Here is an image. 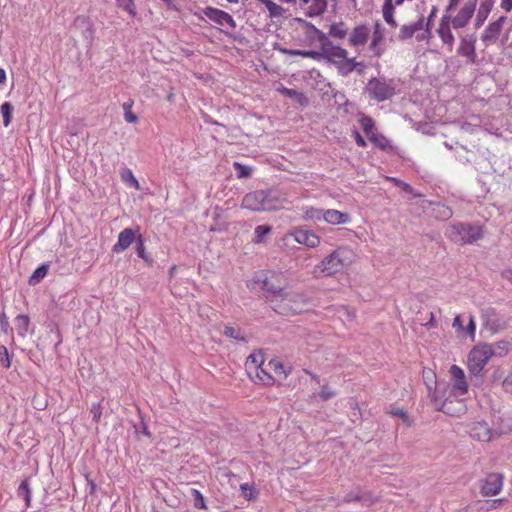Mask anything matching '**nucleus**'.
Masks as SVG:
<instances>
[{"instance_id": "nucleus-1", "label": "nucleus", "mask_w": 512, "mask_h": 512, "mask_svg": "<svg viewBox=\"0 0 512 512\" xmlns=\"http://www.w3.org/2000/svg\"><path fill=\"white\" fill-rule=\"evenodd\" d=\"M430 399L436 410L452 416L459 417L463 415L466 410V403L464 395H456L451 393L444 383H436L434 391L428 386Z\"/></svg>"}, {"instance_id": "nucleus-2", "label": "nucleus", "mask_w": 512, "mask_h": 512, "mask_svg": "<svg viewBox=\"0 0 512 512\" xmlns=\"http://www.w3.org/2000/svg\"><path fill=\"white\" fill-rule=\"evenodd\" d=\"M310 298L304 293L285 290L282 295L270 298L272 309L283 316H295L308 311Z\"/></svg>"}, {"instance_id": "nucleus-3", "label": "nucleus", "mask_w": 512, "mask_h": 512, "mask_svg": "<svg viewBox=\"0 0 512 512\" xmlns=\"http://www.w3.org/2000/svg\"><path fill=\"white\" fill-rule=\"evenodd\" d=\"M355 261V253L348 247H339L315 267V273L332 276L349 267Z\"/></svg>"}, {"instance_id": "nucleus-4", "label": "nucleus", "mask_w": 512, "mask_h": 512, "mask_svg": "<svg viewBox=\"0 0 512 512\" xmlns=\"http://www.w3.org/2000/svg\"><path fill=\"white\" fill-rule=\"evenodd\" d=\"M251 289H260L269 293L268 300L276 295H282L285 289L281 286L280 275L272 272H256L250 282Z\"/></svg>"}, {"instance_id": "nucleus-5", "label": "nucleus", "mask_w": 512, "mask_h": 512, "mask_svg": "<svg viewBox=\"0 0 512 512\" xmlns=\"http://www.w3.org/2000/svg\"><path fill=\"white\" fill-rule=\"evenodd\" d=\"M279 206V200L264 191L248 193L242 201V207L252 211H273Z\"/></svg>"}, {"instance_id": "nucleus-6", "label": "nucleus", "mask_w": 512, "mask_h": 512, "mask_svg": "<svg viewBox=\"0 0 512 512\" xmlns=\"http://www.w3.org/2000/svg\"><path fill=\"white\" fill-rule=\"evenodd\" d=\"M493 356L491 345L481 344L475 346L468 354L467 366L470 375L479 376Z\"/></svg>"}, {"instance_id": "nucleus-7", "label": "nucleus", "mask_w": 512, "mask_h": 512, "mask_svg": "<svg viewBox=\"0 0 512 512\" xmlns=\"http://www.w3.org/2000/svg\"><path fill=\"white\" fill-rule=\"evenodd\" d=\"M365 93L370 99L378 102L388 100L395 94L394 81L385 78H372L365 87Z\"/></svg>"}, {"instance_id": "nucleus-8", "label": "nucleus", "mask_w": 512, "mask_h": 512, "mask_svg": "<svg viewBox=\"0 0 512 512\" xmlns=\"http://www.w3.org/2000/svg\"><path fill=\"white\" fill-rule=\"evenodd\" d=\"M482 229L479 226L469 224H457L451 227L450 236L456 243H473L482 237Z\"/></svg>"}, {"instance_id": "nucleus-9", "label": "nucleus", "mask_w": 512, "mask_h": 512, "mask_svg": "<svg viewBox=\"0 0 512 512\" xmlns=\"http://www.w3.org/2000/svg\"><path fill=\"white\" fill-rule=\"evenodd\" d=\"M263 356L261 354L250 355L245 363V369L249 377L255 382H259L264 385H271V377L262 369L264 365Z\"/></svg>"}, {"instance_id": "nucleus-10", "label": "nucleus", "mask_w": 512, "mask_h": 512, "mask_svg": "<svg viewBox=\"0 0 512 512\" xmlns=\"http://www.w3.org/2000/svg\"><path fill=\"white\" fill-rule=\"evenodd\" d=\"M314 30L319 35V39L321 40V50L318 52L322 54V58H326L328 61L333 62L335 65L337 62H339V60L346 58L348 54L347 50L340 46L334 45L318 29L314 28Z\"/></svg>"}, {"instance_id": "nucleus-11", "label": "nucleus", "mask_w": 512, "mask_h": 512, "mask_svg": "<svg viewBox=\"0 0 512 512\" xmlns=\"http://www.w3.org/2000/svg\"><path fill=\"white\" fill-rule=\"evenodd\" d=\"M449 373L451 376V384L446 385L448 390L456 395L465 396L468 393V384L463 369L457 365H452L449 369Z\"/></svg>"}, {"instance_id": "nucleus-12", "label": "nucleus", "mask_w": 512, "mask_h": 512, "mask_svg": "<svg viewBox=\"0 0 512 512\" xmlns=\"http://www.w3.org/2000/svg\"><path fill=\"white\" fill-rule=\"evenodd\" d=\"M476 4L477 0H469L458 11L456 16H450L449 23L452 25L454 29H460L467 26V24L470 22L472 16L475 13Z\"/></svg>"}, {"instance_id": "nucleus-13", "label": "nucleus", "mask_w": 512, "mask_h": 512, "mask_svg": "<svg viewBox=\"0 0 512 512\" xmlns=\"http://www.w3.org/2000/svg\"><path fill=\"white\" fill-rule=\"evenodd\" d=\"M507 22V17L501 16L496 21L490 23L481 35L482 42L488 46L490 44H495L504 29V24Z\"/></svg>"}, {"instance_id": "nucleus-14", "label": "nucleus", "mask_w": 512, "mask_h": 512, "mask_svg": "<svg viewBox=\"0 0 512 512\" xmlns=\"http://www.w3.org/2000/svg\"><path fill=\"white\" fill-rule=\"evenodd\" d=\"M503 486V476L499 473L487 475L481 485V493L484 496H495L500 493Z\"/></svg>"}, {"instance_id": "nucleus-15", "label": "nucleus", "mask_w": 512, "mask_h": 512, "mask_svg": "<svg viewBox=\"0 0 512 512\" xmlns=\"http://www.w3.org/2000/svg\"><path fill=\"white\" fill-rule=\"evenodd\" d=\"M262 369L272 378L271 385L276 380H284L289 374V370H287L284 365L276 359L270 360L268 363H264L262 365Z\"/></svg>"}, {"instance_id": "nucleus-16", "label": "nucleus", "mask_w": 512, "mask_h": 512, "mask_svg": "<svg viewBox=\"0 0 512 512\" xmlns=\"http://www.w3.org/2000/svg\"><path fill=\"white\" fill-rule=\"evenodd\" d=\"M469 433L473 439L480 442H489L493 437V431L485 421L473 422Z\"/></svg>"}, {"instance_id": "nucleus-17", "label": "nucleus", "mask_w": 512, "mask_h": 512, "mask_svg": "<svg viewBox=\"0 0 512 512\" xmlns=\"http://www.w3.org/2000/svg\"><path fill=\"white\" fill-rule=\"evenodd\" d=\"M138 231L139 228H125L123 231H121L118 236L117 243L113 246V252L119 253L126 250L134 241L137 240Z\"/></svg>"}, {"instance_id": "nucleus-18", "label": "nucleus", "mask_w": 512, "mask_h": 512, "mask_svg": "<svg viewBox=\"0 0 512 512\" xmlns=\"http://www.w3.org/2000/svg\"><path fill=\"white\" fill-rule=\"evenodd\" d=\"M475 42L474 34L462 36L457 50L459 55L467 57L472 63L475 62L476 58Z\"/></svg>"}, {"instance_id": "nucleus-19", "label": "nucleus", "mask_w": 512, "mask_h": 512, "mask_svg": "<svg viewBox=\"0 0 512 512\" xmlns=\"http://www.w3.org/2000/svg\"><path fill=\"white\" fill-rule=\"evenodd\" d=\"M449 20L450 14H444L440 21L439 28L437 29V33L442 42L448 46L449 51H452L455 38L451 31Z\"/></svg>"}, {"instance_id": "nucleus-20", "label": "nucleus", "mask_w": 512, "mask_h": 512, "mask_svg": "<svg viewBox=\"0 0 512 512\" xmlns=\"http://www.w3.org/2000/svg\"><path fill=\"white\" fill-rule=\"evenodd\" d=\"M481 317L485 328L492 332H496L504 326L503 321L498 317L494 308L483 309Z\"/></svg>"}, {"instance_id": "nucleus-21", "label": "nucleus", "mask_w": 512, "mask_h": 512, "mask_svg": "<svg viewBox=\"0 0 512 512\" xmlns=\"http://www.w3.org/2000/svg\"><path fill=\"white\" fill-rule=\"evenodd\" d=\"M292 235L297 243L310 248H315L320 244V238L310 230L299 228Z\"/></svg>"}, {"instance_id": "nucleus-22", "label": "nucleus", "mask_w": 512, "mask_h": 512, "mask_svg": "<svg viewBox=\"0 0 512 512\" xmlns=\"http://www.w3.org/2000/svg\"><path fill=\"white\" fill-rule=\"evenodd\" d=\"M370 30L366 26H357L349 37V43L352 46L364 45L369 38Z\"/></svg>"}, {"instance_id": "nucleus-23", "label": "nucleus", "mask_w": 512, "mask_h": 512, "mask_svg": "<svg viewBox=\"0 0 512 512\" xmlns=\"http://www.w3.org/2000/svg\"><path fill=\"white\" fill-rule=\"evenodd\" d=\"M327 7L326 0H305L303 8L307 11L309 17H314L322 14Z\"/></svg>"}, {"instance_id": "nucleus-24", "label": "nucleus", "mask_w": 512, "mask_h": 512, "mask_svg": "<svg viewBox=\"0 0 512 512\" xmlns=\"http://www.w3.org/2000/svg\"><path fill=\"white\" fill-rule=\"evenodd\" d=\"M323 220L329 224L337 225L349 222L350 217L346 213H342L334 209H329L324 211Z\"/></svg>"}, {"instance_id": "nucleus-25", "label": "nucleus", "mask_w": 512, "mask_h": 512, "mask_svg": "<svg viewBox=\"0 0 512 512\" xmlns=\"http://www.w3.org/2000/svg\"><path fill=\"white\" fill-rule=\"evenodd\" d=\"M423 22H424V19H423V16H421L417 22L410 24V25H403L400 28L398 38L400 40L410 39L414 35L415 32H417L423 28Z\"/></svg>"}, {"instance_id": "nucleus-26", "label": "nucleus", "mask_w": 512, "mask_h": 512, "mask_svg": "<svg viewBox=\"0 0 512 512\" xmlns=\"http://www.w3.org/2000/svg\"><path fill=\"white\" fill-rule=\"evenodd\" d=\"M493 7V1L492 0H484L481 2L475 19V26L478 28L480 27L484 21L487 19L489 13L491 12V9Z\"/></svg>"}, {"instance_id": "nucleus-27", "label": "nucleus", "mask_w": 512, "mask_h": 512, "mask_svg": "<svg viewBox=\"0 0 512 512\" xmlns=\"http://www.w3.org/2000/svg\"><path fill=\"white\" fill-rule=\"evenodd\" d=\"M280 52L286 55L291 56H302L311 58L314 60H320L322 58V54L318 51H305V50H294V49H287V48H281Z\"/></svg>"}, {"instance_id": "nucleus-28", "label": "nucleus", "mask_w": 512, "mask_h": 512, "mask_svg": "<svg viewBox=\"0 0 512 512\" xmlns=\"http://www.w3.org/2000/svg\"><path fill=\"white\" fill-rule=\"evenodd\" d=\"M358 65H361V63L356 62L355 58H348L347 56L345 59L339 60V62L336 64L339 72L342 75L351 73Z\"/></svg>"}, {"instance_id": "nucleus-29", "label": "nucleus", "mask_w": 512, "mask_h": 512, "mask_svg": "<svg viewBox=\"0 0 512 512\" xmlns=\"http://www.w3.org/2000/svg\"><path fill=\"white\" fill-rule=\"evenodd\" d=\"M30 319L27 315H18L15 318V326L20 337L24 338L28 332Z\"/></svg>"}, {"instance_id": "nucleus-30", "label": "nucleus", "mask_w": 512, "mask_h": 512, "mask_svg": "<svg viewBox=\"0 0 512 512\" xmlns=\"http://www.w3.org/2000/svg\"><path fill=\"white\" fill-rule=\"evenodd\" d=\"M392 1L393 0H385L382 11H383L384 20L392 27H396L397 24L393 17L394 5H393Z\"/></svg>"}, {"instance_id": "nucleus-31", "label": "nucleus", "mask_w": 512, "mask_h": 512, "mask_svg": "<svg viewBox=\"0 0 512 512\" xmlns=\"http://www.w3.org/2000/svg\"><path fill=\"white\" fill-rule=\"evenodd\" d=\"M491 350L493 351V356H499L503 357L505 356L509 351L512 350V343L509 341H499L495 343L494 345H491Z\"/></svg>"}, {"instance_id": "nucleus-32", "label": "nucleus", "mask_w": 512, "mask_h": 512, "mask_svg": "<svg viewBox=\"0 0 512 512\" xmlns=\"http://www.w3.org/2000/svg\"><path fill=\"white\" fill-rule=\"evenodd\" d=\"M382 40H383V34L379 30L378 25H376V29L373 32L372 40H371V43L369 46V48L373 51L375 56H380L382 53V51L379 49V45L382 42Z\"/></svg>"}, {"instance_id": "nucleus-33", "label": "nucleus", "mask_w": 512, "mask_h": 512, "mask_svg": "<svg viewBox=\"0 0 512 512\" xmlns=\"http://www.w3.org/2000/svg\"><path fill=\"white\" fill-rule=\"evenodd\" d=\"M205 16L218 25H222L224 20V12L218 9L207 7L204 9Z\"/></svg>"}, {"instance_id": "nucleus-34", "label": "nucleus", "mask_w": 512, "mask_h": 512, "mask_svg": "<svg viewBox=\"0 0 512 512\" xmlns=\"http://www.w3.org/2000/svg\"><path fill=\"white\" fill-rule=\"evenodd\" d=\"M435 216L442 219L447 220L452 217V210L450 207L443 205V204H437L433 209Z\"/></svg>"}, {"instance_id": "nucleus-35", "label": "nucleus", "mask_w": 512, "mask_h": 512, "mask_svg": "<svg viewBox=\"0 0 512 512\" xmlns=\"http://www.w3.org/2000/svg\"><path fill=\"white\" fill-rule=\"evenodd\" d=\"M47 272H48L47 265H42V266L38 267L34 271V273L31 275V277L29 278V284L36 285L46 276Z\"/></svg>"}, {"instance_id": "nucleus-36", "label": "nucleus", "mask_w": 512, "mask_h": 512, "mask_svg": "<svg viewBox=\"0 0 512 512\" xmlns=\"http://www.w3.org/2000/svg\"><path fill=\"white\" fill-rule=\"evenodd\" d=\"M13 109V106L9 102H5L1 105V114L5 127H7L11 122Z\"/></svg>"}, {"instance_id": "nucleus-37", "label": "nucleus", "mask_w": 512, "mask_h": 512, "mask_svg": "<svg viewBox=\"0 0 512 512\" xmlns=\"http://www.w3.org/2000/svg\"><path fill=\"white\" fill-rule=\"evenodd\" d=\"M337 317L343 322L352 321L355 317V313L353 310L341 306L337 309Z\"/></svg>"}, {"instance_id": "nucleus-38", "label": "nucleus", "mask_w": 512, "mask_h": 512, "mask_svg": "<svg viewBox=\"0 0 512 512\" xmlns=\"http://www.w3.org/2000/svg\"><path fill=\"white\" fill-rule=\"evenodd\" d=\"M121 177H122V180L124 182H126L127 184L133 186L135 189L137 190H141V186L138 182V180L135 178V176L133 175L132 171L129 170V169H126L122 174H121Z\"/></svg>"}, {"instance_id": "nucleus-39", "label": "nucleus", "mask_w": 512, "mask_h": 512, "mask_svg": "<svg viewBox=\"0 0 512 512\" xmlns=\"http://www.w3.org/2000/svg\"><path fill=\"white\" fill-rule=\"evenodd\" d=\"M17 492L18 496L23 497L26 506H29L31 502V492L26 480L20 484Z\"/></svg>"}, {"instance_id": "nucleus-40", "label": "nucleus", "mask_w": 512, "mask_h": 512, "mask_svg": "<svg viewBox=\"0 0 512 512\" xmlns=\"http://www.w3.org/2000/svg\"><path fill=\"white\" fill-rule=\"evenodd\" d=\"M271 232V227L268 225H259L255 228V241L263 242L265 237Z\"/></svg>"}, {"instance_id": "nucleus-41", "label": "nucleus", "mask_w": 512, "mask_h": 512, "mask_svg": "<svg viewBox=\"0 0 512 512\" xmlns=\"http://www.w3.org/2000/svg\"><path fill=\"white\" fill-rule=\"evenodd\" d=\"M234 168L237 171V177L239 179L241 178H249L252 174V168L249 166L242 165L239 162L233 163Z\"/></svg>"}, {"instance_id": "nucleus-42", "label": "nucleus", "mask_w": 512, "mask_h": 512, "mask_svg": "<svg viewBox=\"0 0 512 512\" xmlns=\"http://www.w3.org/2000/svg\"><path fill=\"white\" fill-rule=\"evenodd\" d=\"M504 503V499H495L491 501H485L481 503V507L479 508L481 511L489 512L493 509H498L502 506Z\"/></svg>"}, {"instance_id": "nucleus-43", "label": "nucleus", "mask_w": 512, "mask_h": 512, "mask_svg": "<svg viewBox=\"0 0 512 512\" xmlns=\"http://www.w3.org/2000/svg\"><path fill=\"white\" fill-rule=\"evenodd\" d=\"M260 1L265 3L271 16L277 17V16L282 15L284 9L281 6L277 5L275 2H272L270 0H260Z\"/></svg>"}, {"instance_id": "nucleus-44", "label": "nucleus", "mask_w": 512, "mask_h": 512, "mask_svg": "<svg viewBox=\"0 0 512 512\" xmlns=\"http://www.w3.org/2000/svg\"><path fill=\"white\" fill-rule=\"evenodd\" d=\"M360 124L367 136L369 137L371 134H374L373 128H374V121L371 117L368 116H362L360 119Z\"/></svg>"}, {"instance_id": "nucleus-45", "label": "nucleus", "mask_w": 512, "mask_h": 512, "mask_svg": "<svg viewBox=\"0 0 512 512\" xmlns=\"http://www.w3.org/2000/svg\"><path fill=\"white\" fill-rule=\"evenodd\" d=\"M226 336L235 340L246 342V335L240 329L234 327H226Z\"/></svg>"}, {"instance_id": "nucleus-46", "label": "nucleus", "mask_w": 512, "mask_h": 512, "mask_svg": "<svg viewBox=\"0 0 512 512\" xmlns=\"http://www.w3.org/2000/svg\"><path fill=\"white\" fill-rule=\"evenodd\" d=\"M329 34L332 37L342 39L346 36V30L343 28V24H333L330 27Z\"/></svg>"}, {"instance_id": "nucleus-47", "label": "nucleus", "mask_w": 512, "mask_h": 512, "mask_svg": "<svg viewBox=\"0 0 512 512\" xmlns=\"http://www.w3.org/2000/svg\"><path fill=\"white\" fill-rule=\"evenodd\" d=\"M324 210L309 208L305 212V219L307 220H320L323 219Z\"/></svg>"}, {"instance_id": "nucleus-48", "label": "nucleus", "mask_w": 512, "mask_h": 512, "mask_svg": "<svg viewBox=\"0 0 512 512\" xmlns=\"http://www.w3.org/2000/svg\"><path fill=\"white\" fill-rule=\"evenodd\" d=\"M355 500L361 502L365 506H371L375 502V499L372 497V495L367 492L357 493L355 495Z\"/></svg>"}, {"instance_id": "nucleus-49", "label": "nucleus", "mask_w": 512, "mask_h": 512, "mask_svg": "<svg viewBox=\"0 0 512 512\" xmlns=\"http://www.w3.org/2000/svg\"><path fill=\"white\" fill-rule=\"evenodd\" d=\"M369 139L382 150H385L388 147V140L383 136H379L374 133L369 136Z\"/></svg>"}, {"instance_id": "nucleus-50", "label": "nucleus", "mask_w": 512, "mask_h": 512, "mask_svg": "<svg viewBox=\"0 0 512 512\" xmlns=\"http://www.w3.org/2000/svg\"><path fill=\"white\" fill-rule=\"evenodd\" d=\"M389 414H391L392 416L400 417L403 420V422L406 423L407 425L410 424L409 417H408L406 411L402 408L391 407L389 409Z\"/></svg>"}, {"instance_id": "nucleus-51", "label": "nucleus", "mask_w": 512, "mask_h": 512, "mask_svg": "<svg viewBox=\"0 0 512 512\" xmlns=\"http://www.w3.org/2000/svg\"><path fill=\"white\" fill-rule=\"evenodd\" d=\"M137 249H136V252H137V255L142 258L143 260H145L146 262H149V258L147 257L146 255V252H145V247H144V241L142 239V236L140 234H138V237H137Z\"/></svg>"}, {"instance_id": "nucleus-52", "label": "nucleus", "mask_w": 512, "mask_h": 512, "mask_svg": "<svg viewBox=\"0 0 512 512\" xmlns=\"http://www.w3.org/2000/svg\"><path fill=\"white\" fill-rule=\"evenodd\" d=\"M240 489H241L242 495L245 499H247V500L254 499L255 489L252 486H250L248 483L241 484Z\"/></svg>"}, {"instance_id": "nucleus-53", "label": "nucleus", "mask_w": 512, "mask_h": 512, "mask_svg": "<svg viewBox=\"0 0 512 512\" xmlns=\"http://www.w3.org/2000/svg\"><path fill=\"white\" fill-rule=\"evenodd\" d=\"M279 91H280L283 95H285V96H287V97H289V98H293V99H295V100H297V101H301V100H302V98H303V94H301L300 92H298V91H296V90H294V89H289V88L281 87V88L279 89Z\"/></svg>"}, {"instance_id": "nucleus-54", "label": "nucleus", "mask_w": 512, "mask_h": 512, "mask_svg": "<svg viewBox=\"0 0 512 512\" xmlns=\"http://www.w3.org/2000/svg\"><path fill=\"white\" fill-rule=\"evenodd\" d=\"M116 1H117L118 6L125 9L126 11H128V13L131 16L134 17L136 15V12L134 10L133 0H116Z\"/></svg>"}, {"instance_id": "nucleus-55", "label": "nucleus", "mask_w": 512, "mask_h": 512, "mask_svg": "<svg viewBox=\"0 0 512 512\" xmlns=\"http://www.w3.org/2000/svg\"><path fill=\"white\" fill-rule=\"evenodd\" d=\"M191 494L194 499V506L199 509H204L205 502H204V498H203L202 494L196 489H191Z\"/></svg>"}, {"instance_id": "nucleus-56", "label": "nucleus", "mask_w": 512, "mask_h": 512, "mask_svg": "<svg viewBox=\"0 0 512 512\" xmlns=\"http://www.w3.org/2000/svg\"><path fill=\"white\" fill-rule=\"evenodd\" d=\"M90 413L95 422H99L102 416V407L100 403H93L90 408Z\"/></svg>"}, {"instance_id": "nucleus-57", "label": "nucleus", "mask_w": 512, "mask_h": 512, "mask_svg": "<svg viewBox=\"0 0 512 512\" xmlns=\"http://www.w3.org/2000/svg\"><path fill=\"white\" fill-rule=\"evenodd\" d=\"M335 396V392L327 385H324L319 393V397L323 401H327Z\"/></svg>"}, {"instance_id": "nucleus-58", "label": "nucleus", "mask_w": 512, "mask_h": 512, "mask_svg": "<svg viewBox=\"0 0 512 512\" xmlns=\"http://www.w3.org/2000/svg\"><path fill=\"white\" fill-rule=\"evenodd\" d=\"M502 385L506 392L512 393V371L504 378Z\"/></svg>"}, {"instance_id": "nucleus-59", "label": "nucleus", "mask_w": 512, "mask_h": 512, "mask_svg": "<svg viewBox=\"0 0 512 512\" xmlns=\"http://www.w3.org/2000/svg\"><path fill=\"white\" fill-rule=\"evenodd\" d=\"M467 333L469 334V336L474 339L475 337V331H476V324H475V320H474V317L473 316H470L469 317V323L467 325Z\"/></svg>"}, {"instance_id": "nucleus-60", "label": "nucleus", "mask_w": 512, "mask_h": 512, "mask_svg": "<svg viewBox=\"0 0 512 512\" xmlns=\"http://www.w3.org/2000/svg\"><path fill=\"white\" fill-rule=\"evenodd\" d=\"M1 350L3 351V357L1 358V362L4 364L5 367L8 368L11 365L8 350L5 346H2Z\"/></svg>"}, {"instance_id": "nucleus-61", "label": "nucleus", "mask_w": 512, "mask_h": 512, "mask_svg": "<svg viewBox=\"0 0 512 512\" xmlns=\"http://www.w3.org/2000/svg\"><path fill=\"white\" fill-rule=\"evenodd\" d=\"M124 118L128 123H135L138 120L137 115L131 112V110H127L124 114Z\"/></svg>"}, {"instance_id": "nucleus-62", "label": "nucleus", "mask_w": 512, "mask_h": 512, "mask_svg": "<svg viewBox=\"0 0 512 512\" xmlns=\"http://www.w3.org/2000/svg\"><path fill=\"white\" fill-rule=\"evenodd\" d=\"M452 327L455 328L457 331H463V329H464L463 322L459 315L454 318Z\"/></svg>"}, {"instance_id": "nucleus-63", "label": "nucleus", "mask_w": 512, "mask_h": 512, "mask_svg": "<svg viewBox=\"0 0 512 512\" xmlns=\"http://www.w3.org/2000/svg\"><path fill=\"white\" fill-rule=\"evenodd\" d=\"M460 0H450L448 6L446 7L445 14H449L452 10H454L459 4Z\"/></svg>"}, {"instance_id": "nucleus-64", "label": "nucleus", "mask_w": 512, "mask_h": 512, "mask_svg": "<svg viewBox=\"0 0 512 512\" xmlns=\"http://www.w3.org/2000/svg\"><path fill=\"white\" fill-rule=\"evenodd\" d=\"M0 324H1L2 330L6 332L9 327V323H8V319L4 313L0 316Z\"/></svg>"}]
</instances>
